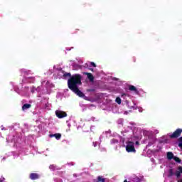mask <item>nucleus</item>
Segmentation results:
<instances>
[{"instance_id": "1", "label": "nucleus", "mask_w": 182, "mask_h": 182, "mask_svg": "<svg viewBox=\"0 0 182 182\" xmlns=\"http://www.w3.org/2000/svg\"><path fill=\"white\" fill-rule=\"evenodd\" d=\"M134 123H131V126H128V129L122 132V134L125 138H122L123 146L125 147L127 153H136L135 146H139V141L141 140V131L134 128Z\"/></svg>"}, {"instance_id": "2", "label": "nucleus", "mask_w": 182, "mask_h": 182, "mask_svg": "<svg viewBox=\"0 0 182 182\" xmlns=\"http://www.w3.org/2000/svg\"><path fill=\"white\" fill-rule=\"evenodd\" d=\"M51 87H53V85L45 80L41 81V86H38L37 88L35 87L31 88V93L37 92V97L40 100L43 109H46V110L52 109V104L49 103V97L46 96V95H50Z\"/></svg>"}, {"instance_id": "3", "label": "nucleus", "mask_w": 182, "mask_h": 182, "mask_svg": "<svg viewBox=\"0 0 182 182\" xmlns=\"http://www.w3.org/2000/svg\"><path fill=\"white\" fill-rule=\"evenodd\" d=\"M144 134L146 136V139L144 141V143H148L146 145V148L151 147L153 146V149L151 150L152 154H157V153L161 152L163 149V144L159 143L156 144V136L153 135V132L150 131H145Z\"/></svg>"}, {"instance_id": "4", "label": "nucleus", "mask_w": 182, "mask_h": 182, "mask_svg": "<svg viewBox=\"0 0 182 182\" xmlns=\"http://www.w3.org/2000/svg\"><path fill=\"white\" fill-rule=\"evenodd\" d=\"M82 77L80 74L73 75L68 81V85L70 90L80 97H85V94L79 90L80 85H82Z\"/></svg>"}, {"instance_id": "5", "label": "nucleus", "mask_w": 182, "mask_h": 182, "mask_svg": "<svg viewBox=\"0 0 182 182\" xmlns=\"http://www.w3.org/2000/svg\"><path fill=\"white\" fill-rule=\"evenodd\" d=\"M21 75H24L22 80V83H33L35 82V77L29 76V75H32L33 73L31 70L26 69L20 70Z\"/></svg>"}, {"instance_id": "6", "label": "nucleus", "mask_w": 182, "mask_h": 182, "mask_svg": "<svg viewBox=\"0 0 182 182\" xmlns=\"http://www.w3.org/2000/svg\"><path fill=\"white\" fill-rule=\"evenodd\" d=\"M11 85L14 87V89L16 93H18L21 96H24L25 97H29L31 96V92H32V87H35L32 86L31 88L29 87H25L21 91L16 89V86L14 82H11Z\"/></svg>"}, {"instance_id": "7", "label": "nucleus", "mask_w": 182, "mask_h": 182, "mask_svg": "<svg viewBox=\"0 0 182 182\" xmlns=\"http://www.w3.org/2000/svg\"><path fill=\"white\" fill-rule=\"evenodd\" d=\"M176 176L178 178L181 176L182 174V166H178L177 171L174 173V171L172 168L166 169L164 174V177H173V176Z\"/></svg>"}, {"instance_id": "8", "label": "nucleus", "mask_w": 182, "mask_h": 182, "mask_svg": "<svg viewBox=\"0 0 182 182\" xmlns=\"http://www.w3.org/2000/svg\"><path fill=\"white\" fill-rule=\"evenodd\" d=\"M58 76L59 79H68V77H70V73H66L60 68L58 71Z\"/></svg>"}, {"instance_id": "9", "label": "nucleus", "mask_w": 182, "mask_h": 182, "mask_svg": "<svg viewBox=\"0 0 182 182\" xmlns=\"http://www.w3.org/2000/svg\"><path fill=\"white\" fill-rule=\"evenodd\" d=\"M182 133V129H177L173 134H171L169 136L171 139H177L180 137Z\"/></svg>"}, {"instance_id": "10", "label": "nucleus", "mask_w": 182, "mask_h": 182, "mask_svg": "<svg viewBox=\"0 0 182 182\" xmlns=\"http://www.w3.org/2000/svg\"><path fill=\"white\" fill-rule=\"evenodd\" d=\"M55 116H57V117H58V119H63V117H66V116H68V114H66V112H65L63 111L56 110Z\"/></svg>"}, {"instance_id": "11", "label": "nucleus", "mask_w": 182, "mask_h": 182, "mask_svg": "<svg viewBox=\"0 0 182 182\" xmlns=\"http://www.w3.org/2000/svg\"><path fill=\"white\" fill-rule=\"evenodd\" d=\"M83 75H86L87 79H89L90 82H93L95 80V77L90 73H83Z\"/></svg>"}, {"instance_id": "12", "label": "nucleus", "mask_w": 182, "mask_h": 182, "mask_svg": "<svg viewBox=\"0 0 182 182\" xmlns=\"http://www.w3.org/2000/svg\"><path fill=\"white\" fill-rule=\"evenodd\" d=\"M49 137H55L56 140H60V137H62V134H51L49 135Z\"/></svg>"}, {"instance_id": "13", "label": "nucleus", "mask_w": 182, "mask_h": 182, "mask_svg": "<svg viewBox=\"0 0 182 182\" xmlns=\"http://www.w3.org/2000/svg\"><path fill=\"white\" fill-rule=\"evenodd\" d=\"M30 178L31 180H38V178H39V176L38 173H33L30 174Z\"/></svg>"}, {"instance_id": "14", "label": "nucleus", "mask_w": 182, "mask_h": 182, "mask_svg": "<svg viewBox=\"0 0 182 182\" xmlns=\"http://www.w3.org/2000/svg\"><path fill=\"white\" fill-rule=\"evenodd\" d=\"M31 104H24L23 106H22V110L23 112H26V110H28V109H31Z\"/></svg>"}, {"instance_id": "15", "label": "nucleus", "mask_w": 182, "mask_h": 182, "mask_svg": "<svg viewBox=\"0 0 182 182\" xmlns=\"http://www.w3.org/2000/svg\"><path fill=\"white\" fill-rule=\"evenodd\" d=\"M110 143L112 146H117V144H119V139L114 138L111 139Z\"/></svg>"}, {"instance_id": "16", "label": "nucleus", "mask_w": 182, "mask_h": 182, "mask_svg": "<svg viewBox=\"0 0 182 182\" xmlns=\"http://www.w3.org/2000/svg\"><path fill=\"white\" fill-rule=\"evenodd\" d=\"M129 90H131V92H134L135 93H138L137 88H136V87H134V85H129Z\"/></svg>"}, {"instance_id": "17", "label": "nucleus", "mask_w": 182, "mask_h": 182, "mask_svg": "<svg viewBox=\"0 0 182 182\" xmlns=\"http://www.w3.org/2000/svg\"><path fill=\"white\" fill-rule=\"evenodd\" d=\"M167 159H168V160H171V159H174V155L173 154V152L167 153Z\"/></svg>"}, {"instance_id": "18", "label": "nucleus", "mask_w": 182, "mask_h": 182, "mask_svg": "<svg viewBox=\"0 0 182 182\" xmlns=\"http://www.w3.org/2000/svg\"><path fill=\"white\" fill-rule=\"evenodd\" d=\"M49 168L50 170H51V171H55V170L60 169L59 168H58V166H56V165H50Z\"/></svg>"}, {"instance_id": "19", "label": "nucleus", "mask_w": 182, "mask_h": 182, "mask_svg": "<svg viewBox=\"0 0 182 182\" xmlns=\"http://www.w3.org/2000/svg\"><path fill=\"white\" fill-rule=\"evenodd\" d=\"M70 63H71V65L73 66V68H76V66H77V68L78 69H82V66H80V65H76L75 64V61L71 60V61H70Z\"/></svg>"}, {"instance_id": "20", "label": "nucleus", "mask_w": 182, "mask_h": 182, "mask_svg": "<svg viewBox=\"0 0 182 182\" xmlns=\"http://www.w3.org/2000/svg\"><path fill=\"white\" fill-rule=\"evenodd\" d=\"M173 160L174 161H176V163H179V164H181V159H180L177 156H174L173 157Z\"/></svg>"}, {"instance_id": "21", "label": "nucleus", "mask_w": 182, "mask_h": 182, "mask_svg": "<svg viewBox=\"0 0 182 182\" xmlns=\"http://www.w3.org/2000/svg\"><path fill=\"white\" fill-rule=\"evenodd\" d=\"M116 103H117L118 105H121L122 104V99H120V97H117L115 100Z\"/></svg>"}, {"instance_id": "22", "label": "nucleus", "mask_w": 182, "mask_h": 182, "mask_svg": "<svg viewBox=\"0 0 182 182\" xmlns=\"http://www.w3.org/2000/svg\"><path fill=\"white\" fill-rule=\"evenodd\" d=\"M90 120H92V122H95L96 121V118L92 117L91 118H88V119H85L86 122H90Z\"/></svg>"}, {"instance_id": "23", "label": "nucleus", "mask_w": 182, "mask_h": 182, "mask_svg": "<svg viewBox=\"0 0 182 182\" xmlns=\"http://www.w3.org/2000/svg\"><path fill=\"white\" fill-rule=\"evenodd\" d=\"M141 180H143V178H142V177H140V178L136 177V178H134V181H136V182H140V181H141Z\"/></svg>"}, {"instance_id": "24", "label": "nucleus", "mask_w": 182, "mask_h": 182, "mask_svg": "<svg viewBox=\"0 0 182 182\" xmlns=\"http://www.w3.org/2000/svg\"><path fill=\"white\" fill-rule=\"evenodd\" d=\"M129 109H133V110L137 109V106L134 104L133 106H130Z\"/></svg>"}, {"instance_id": "25", "label": "nucleus", "mask_w": 182, "mask_h": 182, "mask_svg": "<svg viewBox=\"0 0 182 182\" xmlns=\"http://www.w3.org/2000/svg\"><path fill=\"white\" fill-rule=\"evenodd\" d=\"M97 182H105V178H102L101 176H99Z\"/></svg>"}, {"instance_id": "26", "label": "nucleus", "mask_w": 182, "mask_h": 182, "mask_svg": "<svg viewBox=\"0 0 182 182\" xmlns=\"http://www.w3.org/2000/svg\"><path fill=\"white\" fill-rule=\"evenodd\" d=\"M54 181L55 182H62V179H60L59 178H54Z\"/></svg>"}, {"instance_id": "27", "label": "nucleus", "mask_w": 182, "mask_h": 182, "mask_svg": "<svg viewBox=\"0 0 182 182\" xmlns=\"http://www.w3.org/2000/svg\"><path fill=\"white\" fill-rule=\"evenodd\" d=\"M90 65L91 66H93V68H96V64L95 63H93V62L90 63Z\"/></svg>"}, {"instance_id": "28", "label": "nucleus", "mask_w": 182, "mask_h": 182, "mask_svg": "<svg viewBox=\"0 0 182 182\" xmlns=\"http://www.w3.org/2000/svg\"><path fill=\"white\" fill-rule=\"evenodd\" d=\"M107 133H110V131H107V132H105V133H103L102 134V136L100 137V139H102V137H103V136H105V134H107Z\"/></svg>"}, {"instance_id": "29", "label": "nucleus", "mask_w": 182, "mask_h": 182, "mask_svg": "<svg viewBox=\"0 0 182 182\" xmlns=\"http://www.w3.org/2000/svg\"><path fill=\"white\" fill-rule=\"evenodd\" d=\"M118 124H123V119H120L118 120Z\"/></svg>"}, {"instance_id": "30", "label": "nucleus", "mask_w": 182, "mask_h": 182, "mask_svg": "<svg viewBox=\"0 0 182 182\" xmlns=\"http://www.w3.org/2000/svg\"><path fill=\"white\" fill-rule=\"evenodd\" d=\"M139 113H141L143 112V108L139 107Z\"/></svg>"}, {"instance_id": "31", "label": "nucleus", "mask_w": 182, "mask_h": 182, "mask_svg": "<svg viewBox=\"0 0 182 182\" xmlns=\"http://www.w3.org/2000/svg\"><path fill=\"white\" fill-rule=\"evenodd\" d=\"M95 129V126H91L90 127V131L93 132V129Z\"/></svg>"}, {"instance_id": "32", "label": "nucleus", "mask_w": 182, "mask_h": 182, "mask_svg": "<svg viewBox=\"0 0 182 182\" xmlns=\"http://www.w3.org/2000/svg\"><path fill=\"white\" fill-rule=\"evenodd\" d=\"M93 146H94V147H97V142H93Z\"/></svg>"}, {"instance_id": "33", "label": "nucleus", "mask_w": 182, "mask_h": 182, "mask_svg": "<svg viewBox=\"0 0 182 182\" xmlns=\"http://www.w3.org/2000/svg\"><path fill=\"white\" fill-rule=\"evenodd\" d=\"M4 180H5L4 178H0V182H4Z\"/></svg>"}, {"instance_id": "34", "label": "nucleus", "mask_w": 182, "mask_h": 182, "mask_svg": "<svg viewBox=\"0 0 182 182\" xmlns=\"http://www.w3.org/2000/svg\"><path fill=\"white\" fill-rule=\"evenodd\" d=\"M68 127H70V123H69V121H67Z\"/></svg>"}, {"instance_id": "35", "label": "nucleus", "mask_w": 182, "mask_h": 182, "mask_svg": "<svg viewBox=\"0 0 182 182\" xmlns=\"http://www.w3.org/2000/svg\"><path fill=\"white\" fill-rule=\"evenodd\" d=\"M154 133H155V134H158L159 130L156 129V130L154 131Z\"/></svg>"}, {"instance_id": "36", "label": "nucleus", "mask_w": 182, "mask_h": 182, "mask_svg": "<svg viewBox=\"0 0 182 182\" xmlns=\"http://www.w3.org/2000/svg\"><path fill=\"white\" fill-rule=\"evenodd\" d=\"M73 177H79V175L76 174V173H74L73 174Z\"/></svg>"}, {"instance_id": "37", "label": "nucleus", "mask_w": 182, "mask_h": 182, "mask_svg": "<svg viewBox=\"0 0 182 182\" xmlns=\"http://www.w3.org/2000/svg\"><path fill=\"white\" fill-rule=\"evenodd\" d=\"M68 164H70V166H75V163H73V162H70V163Z\"/></svg>"}, {"instance_id": "38", "label": "nucleus", "mask_w": 182, "mask_h": 182, "mask_svg": "<svg viewBox=\"0 0 182 182\" xmlns=\"http://www.w3.org/2000/svg\"><path fill=\"white\" fill-rule=\"evenodd\" d=\"M15 146H18V141L15 142Z\"/></svg>"}, {"instance_id": "39", "label": "nucleus", "mask_w": 182, "mask_h": 182, "mask_svg": "<svg viewBox=\"0 0 182 182\" xmlns=\"http://www.w3.org/2000/svg\"><path fill=\"white\" fill-rule=\"evenodd\" d=\"M89 92H95V90H89Z\"/></svg>"}, {"instance_id": "40", "label": "nucleus", "mask_w": 182, "mask_h": 182, "mask_svg": "<svg viewBox=\"0 0 182 182\" xmlns=\"http://www.w3.org/2000/svg\"><path fill=\"white\" fill-rule=\"evenodd\" d=\"M123 96H127V94H123L122 97H123Z\"/></svg>"}, {"instance_id": "41", "label": "nucleus", "mask_w": 182, "mask_h": 182, "mask_svg": "<svg viewBox=\"0 0 182 182\" xmlns=\"http://www.w3.org/2000/svg\"><path fill=\"white\" fill-rule=\"evenodd\" d=\"M1 130H6V129H5V127L1 128Z\"/></svg>"}, {"instance_id": "42", "label": "nucleus", "mask_w": 182, "mask_h": 182, "mask_svg": "<svg viewBox=\"0 0 182 182\" xmlns=\"http://www.w3.org/2000/svg\"><path fill=\"white\" fill-rule=\"evenodd\" d=\"M124 114H127V112H124Z\"/></svg>"}, {"instance_id": "43", "label": "nucleus", "mask_w": 182, "mask_h": 182, "mask_svg": "<svg viewBox=\"0 0 182 182\" xmlns=\"http://www.w3.org/2000/svg\"><path fill=\"white\" fill-rule=\"evenodd\" d=\"M151 161H154V159H151Z\"/></svg>"}, {"instance_id": "44", "label": "nucleus", "mask_w": 182, "mask_h": 182, "mask_svg": "<svg viewBox=\"0 0 182 182\" xmlns=\"http://www.w3.org/2000/svg\"><path fill=\"white\" fill-rule=\"evenodd\" d=\"M53 68H54V69H55V68H56V66H55V65H54V67H53Z\"/></svg>"}, {"instance_id": "45", "label": "nucleus", "mask_w": 182, "mask_h": 182, "mask_svg": "<svg viewBox=\"0 0 182 182\" xmlns=\"http://www.w3.org/2000/svg\"><path fill=\"white\" fill-rule=\"evenodd\" d=\"M124 182H127V180H125Z\"/></svg>"}, {"instance_id": "46", "label": "nucleus", "mask_w": 182, "mask_h": 182, "mask_svg": "<svg viewBox=\"0 0 182 182\" xmlns=\"http://www.w3.org/2000/svg\"><path fill=\"white\" fill-rule=\"evenodd\" d=\"M80 63H83V62L80 61Z\"/></svg>"}, {"instance_id": "47", "label": "nucleus", "mask_w": 182, "mask_h": 182, "mask_svg": "<svg viewBox=\"0 0 182 182\" xmlns=\"http://www.w3.org/2000/svg\"><path fill=\"white\" fill-rule=\"evenodd\" d=\"M90 70H93V69H90Z\"/></svg>"}]
</instances>
